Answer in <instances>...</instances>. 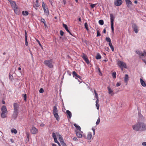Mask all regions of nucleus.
<instances>
[{"label": "nucleus", "mask_w": 146, "mask_h": 146, "mask_svg": "<svg viewBox=\"0 0 146 146\" xmlns=\"http://www.w3.org/2000/svg\"><path fill=\"white\" fill-rule=\"evenodd\" d=\"M132 127L135 131H144L146 130V123L143 122H138L133 125Z\"/></svg>", "instance_id": "1"}, {"label": "nucleus", "mask_w": 146, "mask_h": 146, "mask_svg": "<svg viewBox=\"0 0 146 146\" xmlns=\"http://www.w3.org/2000/svg\"><path fill=\"white\" fill-rule=\"evenodd\" d=\"M45 65L50 68H53L54 67V62L52 59L45 60L44 62Z\"/></svg>", "instance_id": "2"}, {"label": "nucleus", "mask_w": 146, "mask_h": 146, "mask_svg": "<svg viewBox=\"0 0 146 146\" xmlns=\"http://www.w3.org/2000/svg\"><path fill=\"white\" fill-rule=\"evenodd\" d=\"M53 114L54 117L56 118L57 121H59L60 120V117L58 115V111L56 106H54L53 108Z\"/></svg>", "instance_id": "3"}, {"label": "nucleus", "mask_w": 146, "mask_h": 146, "mask_svg": "<svg viewBox=\"0 0 146 146\" xmlns=\"http://www.w3.org/2000/svg\"><path fill=\"white\" fill-rule=\"evenodd\" d=\"M110 17L111 29L112 33H113L114 32L113 21L115 18V17L112 14H110Z\"/></svg>", "instance_id": "4"}, {"label": "nucleus", "mask_w": 146, "mask_h": 146, "mask_svg": "<svg viewBox=\"0 0 146 146\" xmlns=\"http://www.w3.org/2000/svg\"><path fill=\"white\" fill-rule=\"evenodd\" d=\"M117 64L119 66L121 69L122 70H123V68H127L126 64L124 62L121 61H118L117 62Z\"/></svg>", "instance_id": "5"}, {"label": "nucleus", "mask_w": 146, "mask_h": 146, "mask_svg": "<svg viewBox=\"0 0 146 146\" xmlns=\"http://www.w3.org/2000/svg\"><path fill=\"white\" fill-rule=\"evenodd\" d=\"M14 114L17 115L19 110V105L16 103H15L13 105Z\"/></svg>", "instance_id": "6"}, {"label": "nucleus", "mask_w": 146, "mask_h": 146, "mask_svg": "<svg viewBox=\"0 0 146 146\" xmlns=\"http://www.w3.org/2000/svg\"><path fill=\"white\" fill-rule=\"evenodd\" d=\"M132 28L133 29L135 32L136 33H138V27L135 24H133L132 25Z\"/></svg>", "instance_id": "7"}, {"label": "nucleus", "mask_w": 146, "mask_h": 146, "mask_svg": "<svg viewBox=\"0 0 146 146\" xmlns=\"http://www.w3.org/2000/svg\"><path fill=\"white\" fill-rule=\"evenodd\" d=\"M31 133L33 134H36L38 132L37 129L35 127L33 126L31 130Z\"/></svg>", "instance_id": "8"}, {"label": "nucleus", "mask_w": 146, "mask_h": 146, "mask_svg": "<svg viewBox=\"0 0 146 146\" xmlns=\"http://www.w3.org/2000/svg\"><path fill=\"white\" fill-rule=\"evenodd\" d=\"M9 1L11 4V5L13 9L15 8V7L17 6L16 5V3L15 1H12L11 0H9Z\"/></svg>", "instance_id": "9"}, {"label": "nucleus", "mask_w": 146, "mask_h": 146, "mask_svg": "<svg viewBox=\"0 0 146 146\" xmlns=\"http://www.w3.org/2000/svg\"><path fill=\"white\" fill-rule=\"evenodd\" d=\"M82 58L87 64H89V60L88 59L86 55L84 54H83Z\"/></svg>", "instance_id": "10"}, {"label": "nucleus", "mask_w": 146, "mask_h": 146, "mask_svg": "<svg viewBox=\"0 0 146 146\" xmlns=\"http://www.w3.org/2000/svg\"><path fill=\"white\" fill-rule=\"evenodd\" d=\"M72 74L73 77H75L76 79H78V78H80V76L78 75L75 71H73L72 72Z\"/></svg>", "instance_id": "11"}, {"label": "nucleus", "mask_w": 146, "mask_h": 146, "mask_svg": "<svg viewBox=\"0 0 146 146\" xmlns=\"http://www.w3.org/2000/svg\"><path fill=\"white\" fill-rule=\"evenodd\" d=\"M15 13L17 15L19 14V13L20 10L19 9L18 7L17 6L13 9Z\"/></svg>", "instance_id": "12"}, {"label": "nucleus", "mask_w": 146, "mask_h": 146, "mask_svg": "<svg viewBox=\"0 0 146 146\" xmlns=\"http://www.w3.org/2000/svg\"><path fill=\"white\" fill-rule=\"evenodd\" d=\"M125 1L127 7H129L132 5V2L130 0H125Z\"/></svg>", "instance_id": "13"}, {"label": "nucleus", "mask_w": 146, "mask_h": 146, "mask_svg": "<svg viewBox=\"0 0 146 146\" xmlns=\"http://www.w3.org/2000/svg\"><path fill=\"white\" fill-rule=\"evenodd\" d=\"M1 110L2 112L7 113V111L5 106H3L1 108Z\"/></svg>", "instance_id": "14"}, {"label": "nucleus", "mask_w": 146, "mask_h": 146, "mask_svg": "<svg viewBox=\"0 0 146 146\" xmlns=\"http://www.w3.org/2000/svg\"><path fill=\"white\" fill-rule=\"evenodd\" d=\"M115 4L116 6H119L122 4V1L121 0H117L115 2Z\"/></svg>", "instance_id": "15"}, {"label": "nucleus", "mask_w": 146, "mask_h": 146, "mask_svg": "<svg viewBox=\"0 0 146 146\" xmlns=\"http://www.w3.org/2000/svg\"><path fill=\"white\" fill-rule=\"evenodd\" d=\"M63 27L64 28V29H65L66 31L68 33H69L70 35H72V34H71V33L70 32L69 29H68L67 25H66L64 24H63Z\"/></svg>", "instance_id": "16"}, {"label": "nucleus", "mask_w": 146, "mask_h": 146, "mask_svg": "<svg viewBox=\"0 0 146 146\" xmlns=\"http://www.w3.org/2000/svg\"><path fill=\"white\" fill-rule=\"evenodd\" d=\"M79 131L78 132V131H76V136L78 137L79 138H81L82 137V134L80 133V132Z\"/></svg>", "instance_id": "17"}, {"label": "nucleus", "mask_w": 146, "mask_h": 146, "mask_svg": "<svg viewBox=\"0 0 146 146\" xmlns=\"http://www.w3.org/2000/svg\"><path fill=\"white\" fill-rule=\"evenodd\" d=\"M140 81L141 84L142 86H146V84L142 79L140 78Z\"/></svg>", "instance_id": "18"}, {"label": "nucleus", "mask_w": 146, "mask_h": 146, "mask_svg": "<svg viewBox=\"0 0 146 146\" xmlns=\"http://www.w3.org/2000/svg\"><path fill=\"white\" fill-rule=\"evenodd\" d=\"M44 13L47 16L49 15V11L47 8H46L44 9H43Z\"/></svg>", "instance_id": "19"}, {"label": "nucleus", "mask_w": 146, "mask_h": 146, "mask_svg": "<svg viewBox=\"0 0 146 146\" xmlns=\"http://www.w3.org/2000/svg\"><path fill=\"white\" fill-rule=\"evenodd\" d=\"M56 134H57V136H58V139L60 141V142L63 140L62 137L60 134H59V133H56Z\"/></svg>", "instance_id": "20"}, {"label": "nucleus", "mask_w": 146, "mask_h": 146, "mask_svg": "<svg viewBox=\"0 0 146 146\" xmlns=\"http://www.w3.org/2000/svg\"><path fill=\"white\" fill-rule=\"evenodd\" d=\"M92 137L91 133L90 132H88L87 135V139H90Z\"/></svg>", "instance_id": "21"}, {"label": "nucleus", "mask_w": 146, "mask_h": 146, "mask_svg": "<svg viewBox=\"0 0 146 146\" xmlns=\"http://www.w3.org/2000/svg\"><path fill=\"white\" fill-rule=\"evenodd\" d=\"M74 125L76 127V129L79 131H80L81 128L80 126L78 125H77L76 124H74Z\"/></svg>", "instance_id": "22"}, {"label": "nucleus", "mask_w": 146, "mask_h": 146, "mask_svg": "<svg viewBox=\"0 0 146 146\" xmlns=\"http://www.w3.org/2000/svg\"><path fill=\"white\" fill-rule=\"evenodd\" d=\"M7 113L2 112L1 113V117L3 118H5L6 117Z\"/></svg>", "instance_id": "23"}, {"label": "nucleus", "mask_w": 146, "mask_h": 146, "mask_svg": "<svg viewBox=\"0 0 146 146\" xmlns=\"http://www.w3.org/2000/svg\"><path fill=\"white\" fill-rule=\"evenodd\" d=\"M38 0H36L35 3L34 5V7H38L39 6V3L38 2Z\"/></svg>", "instance_id": "24"}, {"label": "nucleus", "mask_w": 146, "mask_h": 146, "mask_svg": "<svg viewBox=\"0 0 146 146\" xmlns=\"http://www.w3.org/2000/svg\"><path fill=\"white\" fill-rule=\"evenodd\" d=\"M66 113L68 115L69 118H71L72 117V113L69 110H67L66 111Z\"/></svg>", "instance_id": "25"}, {"label": "nucleus", "mask_w": 146, "mask_h": 146, "mask_svg": "<svg viewBox=\"0 0 146 146\" xmlns=\"http://www.w3.org/2000/svg\"><path fill=\"white\" fill-rule=\"evenodd\" d=\"M22 14L23 15L26 16L28 15L29 13L27 11H22Z\"/></svg>", "instance_id": "26"}, {"label": "nucleus", "mask_w": 146, "mask_h": 146, "mask_svg": "<svg viewBox=\"0 0 146 146\" xmlns=\"http://www.w3.org/2000/svg\"><path fill=\"white\" fill-rule=\"evenodd\" d=\"M128 78L129 77L128 75L127 74H125L124 79L125 82H127V81L128 80Z\"/></svg>", "instance_id": "27"}, {"label": "nucleus", "mask_w": 146, "mask_h": 146, "mask_svg": "<svg viewBox=\"0 0 146 146\" xmlns=\"http://www.w3.org/2000/svg\"><path fill=\"white\" fill-rule=\"evenodd\" d=\"M136 53L138 54L139 55L141 56H142L143 53L139 50H137L136 51Z\"/></svg>", "instance_id": "28"}, {"label": "nucleus", "mask_w": 146, "mask_h": 146, "mask_svg": "<svg viewBox=\"0 0 146 146\" xmlns=\"http://www.w3.org/2000/svg\"><path fill=\"white\" fill-rule=\"evenodd\" d=\"M109 46L110 47V48L112 50V51H113L114 50V48H113V46L112 43L111 42L109 43Z\"/></svg>", "instance_id": "29"}, {"label": "nucleus", "mask_w": 146, "mask_h": 146, "mask_svg": "<svg viewBox=\"0 0 146 146\" xmlns=\"http://www.w3.org/2000/svg\"><path fill=\"white\" fill-rule=\"evenodd\" d=\"M101 57L100 55V54L99 53H98L97 54L96 58L97 59H100L101 58Z\"/></svg>", "instance_id": "30"}, {"label": "nucleus", "mask_w": 146, "mask_h": 146, "mask_svg": "<svg viewBox=\"0 0 146 146\" xmlns=\"http://www.w3.org/2000/svg\"><path fill=\"white\" fill-rule=\"evenodd\" d=\"M108 93L109 94H111L113 92V90L111 89L110 87H108Z\"/></svg>", "instance_id": "31"}, {"label": "nucleus", "mask_w": 146, "mask_h": 146, "mask_svg": "<svg viewBox=\"0 0 146 146\" xmlns=\"http://www.w3.org/2000/svg\"><path fill=\"white\" fill-rule=\"evenodd\" d=\"M11 131L12 133H14L15 134H16L17 133V130L14 129H11Z\"/></svg>", "instance_id": "32"}, {"label": "nucleus", "mask_w": 146, "mask_h": 146, "mask_svg": "<svg viewBox=\"0 0 146 146\" xmlns=\"http://www.w3.org/2000/svg\"><path fill=\"white\" fill-rule=\"evenodd\" d=\"M99 24L101 25H103L104 24V21L102 20H100L98 21Z\"/></svg>", "instance_id": "33"}, {"label": "nucleus", "mask_w": 146, "mask_h": 146, "mask_svg": "<svg viewBox=\"0 0 146 146\" xmlns=\"http://www.w3.org/2000/svg\"><path fill=\"white\" fill-rule=\"evenodd\" d=\"M106 40L109 42V43L111 42V41L110 38L109 37H106Z\"/></svg>", "instance_id": "34"}, {"label": "nucleus", "mask_w": 146, "mask_h": 146, "mask_svg": "<svg viewBox=\"0 0 146 146\" xmlns=\"http://www.w3.org/2000/svg\"><path fill=\"white\" fill-rule=\"evenodd\" d=\"M25 44L26 46H27L28 44V43L27 41V36H25Z\"/></svg>", "instance_id": "35"}, {"label": "nucleus", "mask_w": 146, "mask_h": 146, "mask_svg": "<svg viewBox=\"0 0 146 146\" xmlns=\"http://www.w3.org/2000/svg\"><path fill=\"white\" fill-rule=\"evenodd\" d=\"M112 76L113 77V78H116V73L115 72H113L112 74Z\"/></svg>", "instance_id": "36"}, {"label": "nucleus", "mask_w": 146, "mask_h": 146, "mask_svg": "<svg viewBox=\"0 0 146 146\" xmlns=\"http://www.w3.org/2000/svg\"><path fill=\"white\" fill-rule=\"evenodd\" d=\"M60 142L61 145L62 146H66V143H64L63 140L62 141H61Z\"/></svg>", "instance_id": "37"}, {"label": "nucleus", "mask_w": 146, "mask_h": 146, "mask_svg": "<svg viewBox=\"0 0 146 146\" xmlns=\"http://www.w3.org/2000/svg\"><path fill=\"white\" fill-rule=\"evenodd\" d=\"M100 121V119L99 117L98 118L97 121L96 122V125H98Z\"/></svg>", "instance_id": "38"}, {"label": "nucleus", "mask_w": 146, "mask_h": 146, "mask_svg": "<svg viewBox=\"0 0 146 146\" xmlns=\"http://www.w3.org/2000/svg\"><path fill=\"white\" fill-rule=\"evenodd\" d=\"M84 26H85V27L86 28V30L87 31H88V24L87 23H85Z\"/></svg>", "instance_id": "39"}, {"label": "nucleus", "mask_w": 146, "mask_h": 146, "mask_svg": "<svg viewBox=\"0 0 146 146\" xmlns=\"http://www.w3.org/2000/svg\"><path fill=\"white\" fill-rule=\"evenodd\" d=\"M52 136L53 138L54 139L56 138V134L54 132L52 133Z\"/></svg>", "instance_id": "40"}, {"label": "nucleus", "mask_w": 146, "mask_h": 146, "mask_svg": "<svg viewBox=\"0 0 146 146\" xmlns=\"http://www.w3.org/2000/svg\"><path fill=\"white\" fill-rule=\"evenodd\" d=\"M42 8L43 9H45L47 8L46 7V6H45V5L44 2H43L42 3Z\"/></svg>", "instance_id": "41"}, {"label": "nucleus", "mask_w": 146, "mask_h": 146, "mask_svg": "<svg viewBox=\"0 0 146 146\" xmlns=\"http://www.w3.org/2000/svg\"><path fill=\"white\" fill-rule=\"evenodd\" d=\"M101 35V34L100 33L99 31L98 30L97 31V36H100Z\"/></svg>", "instance_id": "42"}, {"label": "nucleus", "mask_w": 146, "mask_h": 146, "mask_svg": "<svg viewBox=\"0 0 146 146\" xmlns=\"http://www.w3.org/2000/svg\"><path fill=\"white\" fill-rule=\"evenodd\" d=\"M39 92L40 93H42L44 92V90L43 88H41L39 90Z\"/></svg>", "instance_id": "43"}, {"label": "nucleus", "mask_w": 146, "mask_h": 146, "mask_svg": "<svg viewBox=\"0 0 146 146\" xmlns=\"http://www.w3.org/2000/svg\"><path fill=\"white\" fill-rule=\"evenodd\" d=\"M96 5V4H91L90 6L92 8H93L95 7Z\"/></svg>", "instance_id": "44"}, {"label": "nucleus", "mask_w": 146, "mask_h": 146, "mask_svg": "<svg viewBox=\"0 0 146 146\" xmlns=\"http://www.w3.org/2000/svg\"><path fill=\"white\" fill-rule=\"evenodd\" d=\"M64 34V33L62 31L60 30V34L61 36H63Z\"/></svg>", "instance_id": "45"}, {"label": "nucleus", "mask_w": 146, "mask_h": 146, "mask_svg": "<svg viewBox=\"0 0 146 146\" xmlns=\"http://www.w3.org/2000/svg\"><path fill=\"white\" fill-rule=\"evenodd\" d=\"M105 49L106 51H107L108 52H109L110 51L109 48L108 47H105Z\"/></svg>", "instance_id": "46"}, {"label": "nucleus", "mask_w": 146, "mask_h": 146, "mask_svg": "<svg viewBox=\"0 0 146 146\" xmlns=\"http://www.w3.org/2000/svg\"><path fill=\"white\" fill-rule=\"evenodd\" d=\"M41 21L43 23H45V20L43 18L41 19Z\"/></svg>", "instance_id": "47"}, {"label": "nucleus", "mask_w": 146, "mask_h": 146, "mask_svg": "<svg viewBox=\"0 0 146 146\" xmlns=\"http://www.w3.org/2000/svg\"><path fill=\"white\" fill-rule=\"evenodd\" d=\"M142 56H144V57L146 56V52L144 51L143 53Z\"/></svg>", "instance_id": "48"}, {"label": "nucleus", "mask_w": 146, "mask_h": 146, "mask_svg": "<svg viewBox=\"0 0 146 146\" xmlns=\"http://www.w3.org/2000/svg\"><path fill=\"white\" fill-rule=\"evenodd\" d=\"M54 140L55 143H56L58 144L59 143V142L57 141V138L55 139H54Z\"/></svg>", "instance_id": "49"}, {"label": "nucleus", "mask_w": 146, "mask_h": 146, "mask_svg": "<svg viewBox=\"0 0 146 146\" xmlns=\"http://www.w3.org/2000/svg\"><path fill=\"white\" fill-rule=\"evenodd\" d=\"M23 97L24 98V100L26 101L27 98V95L26 94H25L23 95Z\"/></svg>", "instance_id": "50"}, {"label": "nucleus", "mask_w": 146, "mask_h": 146, "mask_svg": "<svg viewBox=\"0 0 146 146\" xmlns=\"http://www.w3.org/2000/svg\"><path fill=\"white\" fill-rule=\"evenodd\" d=\"M142 145L144 146H146V142H144L142 143Z\"/></svg>", "instance_id": "51"}, {"label": "nucleus", "mask_w": 146, "mask_h": 146, "mask_svg": "<svg viewBox=\"0 0 146 146\" xmlns=\"http://www.w3.org/2000/svg\"><path fill=\"white\" fill-rule=\"evenodd\" d=\"M96 106L97 107V109H99V104H97V103L96 104Z\"/></svg>", "instance_id": "52"}, {"label": "nucleus", "mask_w": 146, "mask_h": 146, "mask_svg": "<svg viewBox=\"0 0 146 146\" xmlns=\"http://www.w3.org/2000/svg\"><path fill=\"white\" fill-rule=\"evenodd\" d=\"M120 85H121V84L120 83L117 82L116 84V86L117 87H118V86H119Z\"/></svg>", "instance_id": "53"}, {"label": "nucleus", "mask_w": 146, "mask_h": 146, "mask_svg": "<svg viewBox=\"0 0 146 146\" xmlns=\"http://www.w3.org/2000/svg\"><path fill=\"white\" fill-rule=\"evenodd\" d=\"M37 42H38V44H39V45L40 46H42V45H41V44H40V41L38 40H37Z\"/></svg>", "instance_id": "54"}, {"label": "nucleus", "mask_w": 146, "mask_h": 146, "mask_svg": "<svg viewBox=\"0 0 146 146\" xmlns=\"http://www.w3.org/2000/svg\"><path fill=\"white\" fill-rule=\"evenodd\" d=\"M73 139L74 141H76V140H78V139L76 137H74L73 138Z\"/></svg>", "instance_id": "55"}, {"label": "nucleus", "mask_w": 146, "mask_h": 146, "mask_svg": "<svg viewBox=\"0 0 146 146\" xmlns=\"http://www.w3.org/2000/svg\"><path fill=\"white\" fill-rule=\"evenodd\" d=\"M95 97L96 98V99H97L98 98V94H95Z\"/></svg>", "instance_id": "56"}, {"label": "nucleus", "mask_w": 146, "mask_h": 146, "mask_svg": "<svg viewBox=\"0 0 146 146\" xmlns=\"http://www.w3.org/2000/svg\"><path fill=\"white\" fill-rule=\"evenodd\" d=\"M44 125H45L44 124L42 123L41 124L40 126L41 127H44Z\"/></svg>", "instance_id": "57"}, {"label": "nucleus", "mask_w": 146, "mask_h": 146, "mask_svg": "<svg viewBox=\"0 0 146 146\" xmlns=\"http://www.w3.org/2000/svg\"><path fill=\"white\" fill-rule=\"evenodd\" d=\"M142 60H143V61L146 64V60L143 59Z\"/></svg>", "instance_id": "58"}, {"label": "nucleus", "mask_w": 146, "mask_h": 146, "mask_svg": "<svg viewBox=\"0 0 146 146\" xmlns=\"http://www.w3.org/2000/svg\"><path fill=\"white\" fill-rule=\"evenodd\" d=\"M106 29H104L103 30V33H106Z\"/></svg>", "instance_id": "59"}, {"label": "nucleus", "mask_w": 146, "mask_h": 146, "mask_svg": "<svg viewBox=\"0 0 146 146\" xmlns=\"http://www.w3.org/2000/svg\"><path fill=\"white\" fill-rule=\"evenodd\" d=\"M92 130L93 131V132H94L95 131V129L93 127L92 128Z\"/></svg>", "instance_id": "60"}, {"label": "nucleus", "mask_w": 146, "mask_h": 146, "mask_svg": "<svg viewBox=\"0 0 146 146\" xmlns=\"http://www.w3.org/2000/svg\"><path fill=\"white\" fill-rule=\"evenodd\" d=\"M63 3L64 4H65L66 3V1L65 0H63Z\"/></svg>", "instance_id": "61"}, {"label": "nucleus", "mask_w": 146, "mask_h": 146, "mask_svg": "<svg viewBox=\"0 0 146 146\" xmlns=\"http://www.w3.org/2000/svg\"><path fill=\"white\" fill-rule=\"evenodd\" d=\"M50 2V3H51V4H52V0H48Z\"/></svg>", "instance_id": "62"}, {"label": "nucleus", "mask_w": 146, "mask_h": 146, "mask_svg": "<svg viewBox=\"0 0 146 146\" xmlns=\"http://www.w3.org/2000/svg\"><path fill=\"white\" fill-rule=\"evenodd\" d=\"M11 142H12V143H13L14 141L13 140V139H11Z\"/></svg>", "instance_id": "63"}, {"label": "nucleus", "mask_w": 146, "mask_h": 146, "mask_svg": "<svg viewBox=\"0 0 146 146\" xmlns=\"http://www.w3.org/2000/svg\"><path fill=\"white\" fill-rule=\"evenodd\" d=\"M52 146H56V145L55 144H52Z\"/></svg>", "instance_id": "64"}]
</instances>
